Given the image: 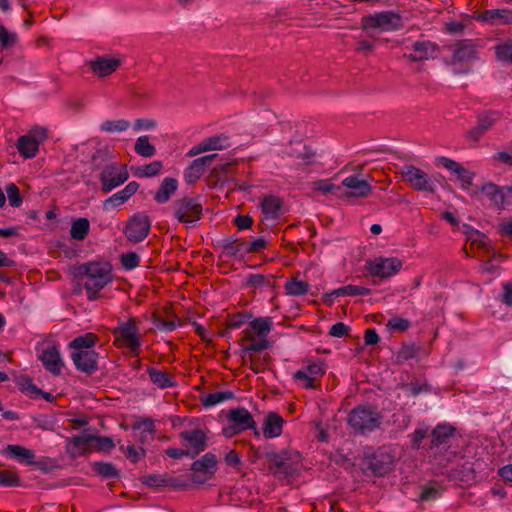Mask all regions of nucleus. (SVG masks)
Masks as SVG:
<instances>
[{
    "mask_svg": "<svg viewBox=\"0 0 512 512\" xmlns=\"http://www.w3.org/2000/svg\"><path fill=\"white\" fill-rule=\"evenodd\" d=\"M393 466V458L389 453L377 451L363 460V467L366 472L375 476H384L389 473Z\"/></svg>",
    "mask_w": 512,
    "mask_h": 512,
    "instance_id": "12",
    "label": "nucleus"
},
{
    "mask_svg": "<svg viewBox=\"0 0 512 512\" xmlns=\"http://www.w3.org/2000/svg\"><path fill=\"white\" fill-rule=\"evenodd\" d=\"M163 168V164L161 161H153L149 164H145L136 169L135 175L138 177H153L157 175L161 169Z\"/></svg>",
    "mask_w": 512,
    "mask_h": 512,
    "instance_id": "48",
    "label": "nucleus"
},
{
    "mask_svg": "<svg viewBox=\"0 0 512 512\" xmlns=\"http://www.w3.org/2000/svg\"><path fill=\"white\" fill-rule=\"evenodd\" d=\"M478 58V46L469 39L459 40L452 47L453 65L470 64Z\"/></svg>",
    "mask_w": 512,
    "mask_h": 512,
    "instance_id": "13",
    "label": "nucleus"
},
{
    "mask_svg": "<svg viewBox=\"0 0 512 512\" xmlns=\"http://www.w3.org/2000/svg\"><path fill=\"white\" fill-rule=\"evenodd\" d=\"M298 145L302 147V150L296 151V154H292V156L301 160L303 164L309 165L312 163L315 153L305 145H301L300 143H298Z\"/></svg>",
    "mask_w": 512,
    "mask_h": 512,
    "instance_id": "56",
    "label": "nucleus"
},
{
    "mask_svg": "<svg viewBox=\"0 0 512 512\" xmlns=\"http://www.w3.org/2000/svg\"><path fill=\"white\" fill-rule=\"evenodd\" d=\"M387 327L393 331H406L410 327V321L400 317L389 320Z\"/></svg>",
    "mask_w": 512,
    "mask_h": 512,
    "instance_id": "59",
    "label": "nucleus"
},
{
    "mask_svg": "<svg viewBox=\"0 0 512 512\" xmlns=\"http://www.w3.org/2000/svg\"><path fill=\"white\" fill-rule=\"evenodd\" d=\"M44 368L55 376L61 374L63 362L60 357V353L56 347H50L41 353L39 356Z\"/></svg>",
    "mask_w": 512,
    "mask_h": 512,
    "instance_id": "24",
    "label": "nucleus"
},
{
    "mask_svg": "<svg viewBox=\"0 0 512 512\" xmlns=\"http://www.w3.org/2000/svg\"><path fill=\"white\" fill-rule=\"evenodd\" d=\"M495 54L498 60L512 63V44L496 45Z\"/></svg>",
    "mask_w": 512,
    "mask_h": 512,
    "instance_id": "54",
    "label": "nucleus"
},
{
    "mask_svg": "<svg viewBox=\"0 0 512 512\" xmlns=\"http://www.w3.org/2000/svg\"><path fill=\"white\" fill-rule=\"evenodd\" d=\"M402 19L393 12H380L362 18L361 27L371 36L375 30L391 31L400 28Z\"/></svg>",
    "mask_w": 512,
    "mask_h": 512,
    "instance_id": "6",
    "label": "nucleus"
},
{
    "mask_svg": "<svg viewBox=\"0 0 512 512\" xmlns=\"http://www.w3.org/2000/svg\"><path fill=\"white\" fill-rule=\"evenodd\" d=\"M217 465L216 456L213 453H206L200 459L194 461L191 465V480L197 484H203L215 472Z\"/></svg>",
    "mask_w": 512,
    "mask_h": 512,
    "instance_id": "11",
    "label": "nucleus"
},
{
    "mask_svg": "<svg viewBox=\"0 0 512 512\" xmlns=\"http://www.w3.org/2000/svg\"><path fill=\"white\" fill-rule=\"evenodd\" d=\"M172 209L174 217L187 227L199 221L202 215V205L196 198L178 199L174 201Z\"/></svg>",
    "mask_w": 512,
    "mask_h": 512,
    "instance_id": "7",
    "label": "nucleus"
},
{
    "mask_svg": "<svg viewBox=\"0 0 512 512\" xmlns=\"http://www.w3.org/2000/svg\"><path fill=\"white\" fill-rule=\"evenodd\" d=\"M419 348L415 344H404L397 354L398 361H407L416 357Z\"/></svg>",
    "mask_w": 512,
    "mask_h": 512,
    "instance_id": "52",
    "label": "nucleus"
},
{
    "mask_svg": "<svg viewBox=\"0 0 512 512\" xmlns=\"http://www.w3.org/2000/svg\"><path fill=\"white\" fill-rule=\"evenodd\" d=\"M501 301L507 306H512V282H506L503 284Z\"/></svg>",
    "mask_w": 512,
    "mask_h": 512,
    "instance_id": "64",
    "label": "nucleus"
},
{
    "mask_svg": "<svg viewBox=\"0 0 512 512\" xmlns=\"http://www.w3.org/2000/svg\"><path fill=\"white\" fill-rule=\"evenodd\" d=\"M130 127V122L125 119L106 120L100 125V130L106 133H115L126 131Z\"/></svg>",
    "mask_w": 512,
    "mask_h": 512,
    "instance_id": "45",
    "label": "nucleus"
},
{
    "mask_svg": "<svg viewBox=\"0 0 512 512\" xmlns=\"http://www.w3.org/2000/svg\"><path fill=\"white\" fill-rule=\"evenodd\" d=\"M20 484L19 477L8 470H0V485L4 487H15Z\"/></svg>",
    "mask_w": 512,
    "mask_h": 512,
    "instance_id": "53",
    "label": "nucleus"
},
{
    "mask_svg": "<svg viewBox=\"0 0 512 512\" xmlns=\"http://www.w3.org/2000/svg\"><path fill=\"white\" fill-rule=\"evenodd\" d=\"M71 358L77 370L92 375L98 370V353L94 350H83L71 353Z\"/></svg>",
    "mask_w": 512,
    "mask_h": 512,
    "instance_id": "18",
    "label": "nucleus"
},
{
    "mask_svg": "<svg viewBox=\"0 0 512 512\" xmlns=\"http://www.w3.org/2000/svg\"><path fill=\"white\" fill-rule=\"evenodd\" d=\"M142 482L150 487H161L168 484L167 480L161 475L144 476Z\"/></svg>",
    "mask_w": 512,
    "mask_h": 512,
    "instance_id": "60",
    "label": "nucleus"
},
{
    "mask_svg": "<svg viewBox=\"0 0 512 512\" xmlns=\"http://www.w3.org/2000/svg\"><path fill=\"white\" fill-rule=\"evenodd\" d=\"M89 229V220L87 218H78L71 225L70 236L74 240L82 241L87 237Z\"/></svg>",
    "mask_w": 512,
    "mask_h": 512,
    "instance_id": "40",
    "label": "nucleus"
},
{
    "mask_svg": "<svg viewBox=\"0 0 512 512\" xmlns=\"http://www.w3.org/2000/svg\"><path fill=\"white\" fill-rule=\"evenodd\" d=\"M284 419L275 412H269L263 423V435L267 439L281 435Z\"/></svg>",
    "mask_w": 512,
    "mask_h": 512,
    "instance_id": "26",
    "label": "nucleus"
},
{
    "mask_svg": "<svg viewBox=\"0 0 512 512\" xmlns=\"http://www.w3.org/2000/svg\"><path fill=\"white\" fill-rule=\"evenodd\" d=\"M350 327L343 322H337L330 328L329 334L333 337H343L348 334Z\"/></svg>",
    "mask_w": 512,
    "mask_h": 512,
    "instance_id": "63",
    "label": "nucleus"
},
{
    "mask_svg": "<svg viewBox=\"0 0 512 512\" xmlns=\"http://www.w3.org/2000/svg\"><path fill=\"white\" fill-rule=\"evenodd\" d=\"M134 150L139 156L145 158L153 157L156 154V148L149 142V137L147 135L137 138Z\"/></svg>",
    "mask_w": 512,
    "mask_h": 512,
    "instance_id": "42",
    "label": "nucleus"
},
{
    "mask_svg": "<svg viewBox=\"0 0 512 512\" xmlns=\"http://www.w3.org/2000/svg\"><path fill=\"white\" fill-rule=\"evenodd\" d=\"M6 453L8 456L16 458L21 463L28 465L35 463L34 452L23 446L10 444L6 447Z\"/></svg>",
    "mask_w": 512,
    "mask_h": 512,
    "instance_id": "34",
    "label": "nucleus"
},
{
    "mask_svg": "<svg viewBox=\"0 0 512 512\" xmlns=\"http://www.w3.org/2000/svg\"><path fill=\"white\" fill-rule=\"evenodd\" d=\"M18 42V35L15 32H9L4 25L0 24V46L1 49H11Z\"/></svg>",
    "mask_w": 512,
    "mask_h": 512,
    "instance_id": "49",
    "label": "nucleus"
},
{
    "mask_svg": "<svg viewBox=\"0 0 512 512\" xmlns=\"http://www.w3.org/2000/svg\"><path fill=\"white\" fill-rule=\"evenodd\" d=\"M245 286L254 289L274 288L275 280L271 274H249L246 278Z\"/></svg>",
    "mask_w": 512,
    "mask_h": 512,
    "instance_id": "35",
    "label": "nucleus"
},
{
    "mask_svg": "<svg viewBox=\"0 0 512 512\" xmlns=\"http://www.w3.org/2000/svg\"><path fill=\"white\" fill-rule=\"evenodd\" d=\"M455 429L450 425H438L430 434L431 441L429 449L437 448L441 445H446L449 440L454 436Z\"/></svg>",
    "mask_w": 512,
    "mask_h": 512,
    "instance_id": "28",
    "label": "nucleus"
},
{
    "mask_svg": "<svg viewBox=\"0 0 512 512\" xmlns=\"http://www.w3.org/2000/svg\"><path fill=\"white\" fill-rule=\"evenodd\" d=\"M261 208L266 219H277L282 214V201L280 198L270 195L262 200Z\"/></svg>",
    "mask_w": 512,
    "mask_h": 512,
    "instance_id": "32",
    "label": "nucleus"
},
{
    "mask_svg": "<svg viewBox=\"0 0 512 512\" xmlns=\"http://www.w3.org/2000/svg\"><path fill=\"white\" fill-rule=\"evenodd\" d=\"M400 174L403 180L414 190L430 194L436 192V179L423 170L413 165H404L401 167Z\"/></svg>",
    "mask_w": 512,
    "mask_h": 512,
    "instance_id": "5",
    "label": "nucleus"
},
{
    "mask_svg": "<svg viewBox=\"0 0 512 512\" xmlns=\"http://www.w3.org/2000/svg\"><path fill=\"white\" fill-rule=\"evenodd\" d=\"M325 370L320 363H312L303 370H298L294 374V379L303 381V387L306 389H314L317 380L324 375Z\"/></svg>",
    "mask_w": 512,
    "mask_h": 512,
    "instance_id": "19",
    "label": "nucleus"
},
{
    "mask_svg": "<svg viewBox=\"0 0 512 512\" xmlns=\"http://www.w3.org/2000/svg\"><path fill=\"white\" fill-rule=\"evenodd\" d=\"M139 262L140 257L135 252H128L121 255V264L127 270L136 268L139 265Z\"/></svg>",
    "mask_w": 512,
    "mask_h": 512,
    "instance_id": "55",
    "label": "nucleus"
},
{
    "mask_svg": "<svg viewBox=\"0 0 512 512\" xmlns=\"http://www.w3.org/2000/svg\"><path fill=\"white\" fill-rule=\"evenodd\" d=\"M463 228L466 239L471 243V246L486 248L488 238L484 233L470 227L469 225H464Z\"/></svg>",
    "mask_w": 512,
    "mask_h": 512,
    "instance_id": "41",
    "label": "nucleus"
},
{
    "mask_svg": "<svg viewBox=\"0 0 512 512\" xmlns=\"http://www.w3.org/2000/svg\"><path fill=\"white\" fill-rule=\"evenodd\" d=\"M481 193L489 199L494 208L504 210L512 198V185L498 186L489 182L481 187Z\"/></svg>",
    "mask_w": 512,
    "mask_h": 512,
    "instance_id": "10",
    "label": "nucleus"
},
{
    "mask_svg": "<svg viewBox=\"0 0 512 512\" xmlns=\"http://www.w3.org/2000/svg\"><path fill=\"white\" fill-rule=\"evenodd\" d=\"M217 157V154H209L202 157H199L189 165V167L185 170L184 178L188 184L196 183L203 173L205 172V168L207 165H210L211 162Z\"/></svg>",
    "mask_w": 512,
    "mask_h": 512,
    "instance_id": "20",
    "label": "nucleus"
},
{
    "mask_svg": "<svg viewBox=\"0 0 512 512\" xmlns=\"http://www.w3.org/2000/svg\"><path fill=\"white\" fill-rule=\"evenodd\" d=\"M436 46L429 41H417L413 44V53L404 54L410 61H422L428 59L435 52Z\"/></svg>",
    "mask_w": 512,
    "mask_h": 512,
    "instance_id": "29",
    "label": "nucleus"
},
{
    "mask_svg": "<svg viewBox=\"0 0 512 512\" xmlns=\"http://www.w3.org/2000/svg\"><path fill=\"white\" fill-rule=\"evenodd\" d=\"M121 61L115 58L98 57L91 62V70L99 77H105L113 72L120 66Z\"/></svg>",
    "mask_w": 512,
    "mask_h": 512,
    "instance_id": "27",
    "label": "nucleus"
},
{
    "mask_svg": "<svg viewBox=\"0 0 512 512\" xmlns=\"http://www.w3.org/2000/svg\"><path fill=\"white\" fill-rule=\"evenodd\" d=\"M265 457L269 469L275 476L290 477L299 471L301 455L295 450L267 451Z\"/></svg>",
    "mask_w": 512,
    "mask_h": 512,
    "instance_id": "2",
    "label": "nucleus"
},
{
    "mask_svg": "<svg viewBox=\"0 0 512 512\" xmlns=\"http://www.w3.org/2000/svg\"><path fill=\"white\" fill-rule=\"evenodd\" d=\"M38 148V143L30 136L23 135L17 141V149L24 158H33Z\"/></svg>",
    "mask_w": 512,
    "mask_h": 512,
    "instance_id": "37",
    "label": "nucleus"
},
{
    "mask_svg": "<svg viewBox=\"0 0 512 512\" xmlns=\"http://www.w3.org/2000/svg\"><path fill=\"white\" fill-rule=\"evenodd\" d=\"M272 320L271 318H256L250 323L251 329L260 337H266L272 327Z\"/></svg>",
    "mask_w": 512,
    "mask_h": 512,
    "instance_id": "46",
    "label": "nucleus"
},
{
    "mask_svg": "<svg viewBox=\"0 0 512 512\" xmlns=\"http://www.w3.org/2000/svg\"><path fill=\"white\" fill-rule=\"evenodd\" d=\"M97 336L93 333H86L84 335L78 336L73 339L69 346L73 349L72 352L83 351V350H93L94 345L96 344Z\"/></svg>",
    "mask_w": 512,
    "mask_h": 512,
    "instance_id": "38",
    "label": "nucleus"
},
{
    "mask_svg": "<svg viewBox=\"0 0 512 512\" xmlns=\"http://www.w3.org/2000/svg\"><path fill=\"white\" fill-rule=\"evenodd\" d=\"M474 19L492 25H503L512 23V10L491 9L485 10L474 16Z\"/></svg>",
    "mask_w": 512,
    "mask_h": 512,
    "instance_id": "23",
    "label": "nucleus"
},
{
    "mask_svg": "<svg viewBox=\"0 0 512 512\" xmlns=\"http://www.w3.org/2000/svg\"><path fill=\"white\" fill-rule=\"evenodd\" d=\"M150 227L151 221L149 217L143 213H137L128 220L124 234L128 241L139 243L148 236Z\"/></svg>",
    "mask_w": 512,
    "mask_h": 512,
    "instance_id": "9",
    "label": "nucleus"
},
{
    "mask_svg": "<svg viewBox=\"0 0 512 512\" xmlns=\"http://www.w3.org/2000/svg\"><path fill=\"white\" fill-rule=\"evenodd\" d=\"M202 142L206 152L211 150H223L231 147L230 139L225 134L214 135L205 138Z\"/></svg>",
    "mask_w": 512,
    "mask_h": 512,
    "instance_id": "39",
    "label": "nucleus"
},
{
    "mask_svg": "<svg viewBox=\"0 0 512 512\" xmlns=\"http://www.w3.org/2000/svg\"><path fill=\"white\" fill-rule=\"evenodd\" d=\"M499 119L500 115L496 111L480 113L477 116V125L466 132V137L471 141L478 142Z\"/></svg>",
    "mask_w": 512,
    "mask_h": 512,
    "instance_id": "16",
    "label": "nucleus"
},
{
    "mask_svg": "<svg viewBox=\"0 0 512 512\" xmlns=\"http://www.w3.org/2000/svg\"><path fill=\"white\" fill-rule=\"evenodd\" d=\"M92 442H96L95 447L100 451H109L115 446L112 438L110 437L95 436L86 434L85 432L81 436H74L70 440V445L72 446L73 450L80 452L85 451L87 445Z\"/></svg>",
    "mask_w": 512,
    "mask_h": 512,
    "instance_id": "15",
    "label": "nucleus"
},
{
    "mask_svg": "<svg viewBox=\"0 0 512 512\" xmlns=\"http://www.w3.org/2000/svg\"><path fill=\"white\" fill-rule=\"evenodd\" d=\"M128 178L129 173L125 165H120L116 162L108 163L99 174L101 190L104 193H109L125 183Z\"/></svg>",
    "mask_w": 512,
    "mask_h": 512,
    "instance_id": "8",
    "label": "nucleus"
},
{
    "mask_svg": "<svg viewBox=\"0 0 512 512\" xmlns=\"http://www.w3.org/2000/svg\"><path fill=\"white\" fill-rule=\"evenodd\" d=\"M180 439L187 443L189 458L194 459L207 448V437L200 429L183 431L179 434Z\"/></svg>",
    "mask_w": 512,
    "mask_h": 512,
    "instance_id": "17",
    "label": "nucleus"
},
{
    "mask_svg": "<svg viewBox=\"0 0 512 512\" xmlns=\"http://www.w3.org/2000/svg\"><path fill=\"white\" fill-rule=\"evenodd\" d=\"M76 276L90 301L98 299V292L112 280L109 266L99 262L80 265L76 270Z\"/></svg>",
    "mask_w": 512,
    "mask_h": 512,
    "instance_id": "1",
    "label": "nucleus"
},
{
    "mask_svg": "<svg viewBox=\"0 0 512 512\" xmlns=\"http://www.w3.org/2000/svg\"><path fill=\"white\" fill-rule=\"evenodd\" d=\"M284 287L286 293L291 296H302L309 290V284L306 281L298 280L297 277L287 280Z\"/></svg>",
    "mask_w": 512,
    "mask_h": 512,
    "instance_id": "43",
    "label": "nucleus"
},
{
    "mask_svg": "<svg viewBox=\"0 0 512 512\" xmlns=\"http://www.w3.org/2000/svg\"><path fill=\"white\" fill-rule=\"evenodd\" d=\"M268 341L266 339H262V340H259V341H254L246 346L243 347L242 351L244 353L246 352H256V353H261L262 351H264L265 349L268 348Z\"/></svg>",
    "mask_w": 512,
    "mask_h": 512,
    "instance_id": "61",
    "label": "nucleus"
},
{
    "mask_svg": "<svg viewBox=\"0 0 512 512\" xmlns=\"http://www.w3.org/2000/svg\"><path fill=\"white\" fill-rule=\"evenodd\" d=\"M139 189V184L135 181L130 182L126 185L124 189L114 193L108 199H106L103 203L104 209L108 210L112 207H116L122 205L126 202L132 195H134Z\"/></svg>",
    "mask_w": 512,
    "mask_h": 512,
    "instance_id": "25",
    "label": "nucleus"
},
{
    "mask_svg": "<svg viewBox=\"0 0 512 512\" xmlns=\"http://www.w3.org/2000/svg\"><path fill=\"white\" fill-rule=\"evenodd\" d=\"M93 470L105 479H112L119 476L118 470L113 464L107 462H95Z\"/></svg>",
    "mask_w": 512,
    "mask_h": 512,
    "instance_id": "47",
    "label": "nucleus"
},
{
    "mask_svg": "<svg viewBox=\"0 0 512 512\" xmlns=\"http://www.w3.org/2000/svg\"><path fill=\"white\" fill-rule=\"evenodd\" d=\"M371 289L366 288L364 286L359 285H346L343 287H340L338 289L333 290L329 294L325 295V302H329L330 304L333 301L334 297H340V296H358V295H370Z\"/></svg>",
    "mask_w": 512,
    "mask_h": 512,
    "instance_id": "30",
    "label": "nucleus"
},
{
    "mask_svg": "<svg viewBox=\"0 0 512 512\" xmlns=\"http://www.w3.org/2000/svg\"><path fill=\"white\" fill-rule=\"evenodd\" d=\"M111 158V152L107 147L100 148L92 156V164L94 167H99L108 159Z\"/></svg>",
    "mask_w": 512,
    "mask_h": 512,
    "instance_id": "57",
    "label": "nucleus"
},
{
    "mask_svg": "<svg viewBox=\"0 0 512 512\" xmlns=\"http://www.w3.org/2000/svg\"><path fill=\"white\" fill-rule=\"evenodd\" d=\"M223 253L228 257H235L244 251L246 242L238 239L235 236L225 237L217 242Z\"/></svg>",
    "mask_w": 512,
    "mask_h": 512,
    "instance_id": "31",
    "label": "nucleus"
},
{
    "mask_svg": "<svg viewBox=\"0 0 512 512\" xmlns=\"http://www.w3.org/2000/svg\"><path fill=\"white\" fill-rule=\"evenodd\" d=\"M112 334L117 347L128 348L134 355L139 354L141 335L136 318L131 317L126 322L119 321L118 326L112 330Z\"/></svg>",
    "mask_w": 512,
    "mask_h": 512,
    "instance_id": "3",
    "label": "nucleus"
},
{
    "mask_svg": "<svg viewBox=\"0 0 512 512\" xmlns=\"http://www.w3.org/2000/svg\"><path fill=\"white\" fill-rule=\"evenodd\" d=\"M401 267L402 262L398 258L379 257L368 262L367 270L372 276L387 278L398 273Z\"/></svg>",
    "mask_w": 512,
    "mask_h": 512,
    "instance_id": "14",
    "label": "nucleus"
},
{
    "mask_svg": "<svg viewBox=\"0 0 512 512\" xmlns=\"http://www.w3.org/2000/svg\"><path fill=\"white\" fill-rule=\"evenodd\" d=\"M313 190L322 192L323 194L333 193L335 194L340 190V186H336L329 179L317 180L312 183Z\"/></svg>",
    "mask_w": 512,
    "mask_h": 512,
    "instance_id": "50",
    "label": "nucleus"
},
{
    "mask_svg": "<svg viewBox=\"0 0 512 512\" xmlns=\"http://www.w3.org/2000/svg\"><path fill=\"white\" fill-rule=\"evenodd\" d=\"M234 397L235 395L232 391H220L202 396L201 403L205 407H211L223 401L234 399Z\"/></svg>",
    "mask_w": 512,
    "mask_h": 512,
    "instance_id": "44",
    "label": "nucleus"
},
{
    "mask_svg": "<svg viewBox=\"0 0 512 512\" xmlns=\"http://www.w3.org/2000/svg\"><path fill=\"white\" fill-rule=\"evenodd\" d=\"M227 418L230 423H234L241 431L253 429L255 434L259 435L253 416L246 408L238 407L230 410Z\"/></svg>",
    "mask_w": 512,
    "mask_h": 512,
    "instance_id": "22",
    "label": "nucleus"
},
{
    "mask_svg": "<svg viewBox=\"0 0 512 512\" xmlns=\"http://www.w3.org/2000/svg\"><path fill=\"white\" fill-rule=\"evenodd\" d=\"M455 174L457 175L458 179L463 182V187L465 189H468L472 185V180L474 174L465 169L464 167H460Z\"/></svg>",
    "mask_w": 512,
    "mask_h": 512,
    "instance_id": "62",
    "label": "nucleus"
},
{
    "mask_svg": "<svg viewBox=\"0 0 512 512\" xmlns=\"http://www.w3.org/2000/svg\"><path fill=\"white\" fill-rule=\"evenodd\" d=\"M178 188V181L175 178H165L157 192L154 199L159 204H164L169 201L170 197L176 192Z\"/></svg>",
    "mask_w": 512,
    "mask_h": 512,
    "instance_id": "33",
    "label": "nucleus"
},
{
    "mask_svg": "<svg viewBox=\"0 0 512 512\" xmlns=\"http://www.w3.org/2000/svg\"><path fill=\"white\" fill-rule=\"evenodd\" d=\"M153 324L157 329H159L161 331H165V332H171V331L175 330V328H176L175 320H173V319L166 320L160 316L154 317Z\"/></svg>",
    "mask_w": 512,
    "mask_h": 512,
    "instance_id": "58",
    "label": "nucleus"
},
{
    "mask_svg": "<svg viewBox=\"0 0 512 512\" xmlns=\"http://www.w3.org/2000/svg\"><path fill=\"white\" fill-rule=\"evenodd\" d=\"M6 193L9 200V204L12 207H19L22 204V198L20 196L19 188L14 183H10L6 186Z\"/></svg>",
    "mask_w": 512,
    "mask_h": 512,
    "instance_id": "51",
    "label": "nucleus"
},
{
    "mask_svg": "<svg viewBox=\"0 0 512 512\" xmlns=\"http://www.w3.org/2000/svg\"><path fill=\"white\" fill-rule=\"evenodd\" d=\"M147 373L149 375L151 382L160 389L175 386L173 377L165 371H161L156 368L150 367L148 368Z\"/></svg>",
    "mask_w": 512,
    "mask_h": 512,
    "instance_id": "36",
    "label": "nucleus"
},
{
    "mask_svg": "<svg viewBox=\"0 0 512 512\" xmlns=\"http://www.w3.org/2000/svg\"><path fill=\"white\" fill-rule=\"evenodd\" d=\"M342 185L349 189V191L345 193L347 197L365 198L372 191V186L366 180L360 179L357 175L346 177L342 181Z\"/></svg>",
    "mask_w": 512,
    "mask_h": 512,
    "instance_id": "21",
    "label": "nucleus"
},
{
    "mask_svg": "<svg viewBox=\"0 0 512 512\" xmlns=\"http://www.w3.org/2000/svg\"><path fill=\"white\" fill-rule=\"evenodd\" d=\"M348 423L355 431L365 434L378 429L382 423V417L370 406H358L350 412Z\"/></svg>",
    "mask_w": 512,
    "mask_h": 512,
    "instance_id": "4",
    "label": "nucleus"
}]
</instances>
